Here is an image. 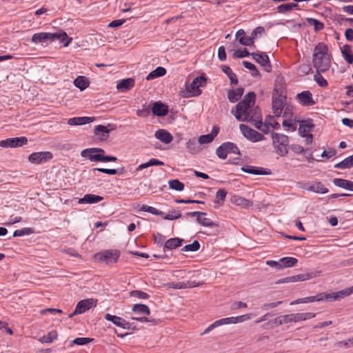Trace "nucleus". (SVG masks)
<instances>
[{
  "label": "nucleus",
  "mask_w": 353,
  "mask_h": 353,
  "mask_svg": "<svg viewBox=\"0 0 353 353\" xmlns=\"http://www.w3.org/2000/svg\"><path fill=\"white\" fill-rule=\"evenodd\" d=\"M256 94L254 92H250L244 98L232 109L231 112L239 121H248L252 112L251 108L255 103Z\"/></svg>",
  "instance_id": "obj_1"
},
{
  "label": "nucleus",
  "mask_w": 353,
  "mask_h": 353,
  "mask_svg": "<svg viewBox=\"0 0 353 353\" xmlns=\"http://www.w3.org/2000/svg\"><path fill=\"white\" fill-rule=\"evenodd\" d=\"M328 50V46L323 42L319 43L314 48L312 62L319 73L325 72L329 69L330 59Z\"/></svg>",
  "instance_id": "obj_2"
},
{
  "label": "nucleus",
  "mask_w": 353,
  "mask_h": 353,
  "mask_svg": "<svg viewBox=\"0 0 353 353\" xmlns=\"http://www.w3.org/2000/svg\"><path fill=\"white\" fill-rule=\"evenodd\" d=\"M58 40L63 43L65 47L69 46L72 41V38L69 37L65 31L59 30L56 32H38L32 35L31 41L34 43H45L48 41H54Z\"/></svg>",
  "instance_id": "obj_3"
},
{
  "label": "nucleus",
  "mask_w": 353,
  "mask_h": 353,
  "mask_svg": "<svg viewBox=\"0 0 353 353\" xmlns=\"http://www.w3.org/2000/svg\"><path fill=\"white\" fill-rule=\"evenodd\" d=\"M81 156L88 158L92 162H115L117 158L114 156L105 155V150L100 148H90L83 150Z\"/></svg>",
  "instance_id": "obj_4"
},
{
  "label": "nucleus",
  "mask_w": 353,
  "mask_h": 353,
  "mask_svg": "<svg viewBox=\"0 0 353 353\" xmlns=\"http://www.w3.org/2000/svg\"><path fill=\"white\" fill-rule=\"evenodd\" d=\"M272 143L275 152L280 157L288 153L289 138L287 135L272 132Z\"/></svg>",
  "instance_id": "obj_5"
},
{
  "label": "nucleus",
  "mask_w": 353,
  "mask_h": 353,
  "mask_svg": "<svg viewBox=\"0 0 353 353\" xmlns=\"http://www.w3.org/2000/svg\"><path fill=\"white\" fill-rule=\"evenodd\" d=\"M287 106H288L287 105V97L281 94L278 95V90L274 89L272 93V108L274 116L279 117Z\"/></svg>",
  "instance_id": "obj_6"
},
{
  "label": "nucleus",
  "mask_w": 353,
  "mask_h": 353,
  "mask_svg": "<svg viewBox=\"0 0 353 353\" xmlns=\"http://www.w3.org/2000/svg\"><path fill=\"white\" fill-rule=\"evenodd\" d=\"M120 251L118 250H105L94 254L95 259L101 263L105 264L116 263L120 256Z\"/></svg>",
  "instance_id": "obj_7"
},
{
  "label": "nucleus",
  "mask_w": 353,
  "mask_h": 353,
  "mask_svg": "<svg viewBox=\"0 0 353 353\" xmlns=\"http://www.w3.org/2000/svg\"><path fill=\"white\" fill-rule=\"evenodd\" d=\"M97 301L94 299H86L78 302L74 312L69 315L71 318L74 315L83 314L87 310L94 307L97 305Z\"/></svg>",
  "instance_id": "obj_8"
},
{
  "label": "nucleus",
  "mask_w": 353,
  "mask_h": 353,
  "mask_svg": "<svg viewBox=\"0 0 353 353\" xmlns=\"http://www.w3.org/2000/svg\"><path fill=\"white\" fill-rule=\"evenodd\" d=\"M239 128L243 135L252 142L260 141L265 139L262 134L245 124H240Z\"/></svg>",
  "instance_id": "obj_9"
},
{
  "label": "nucleus",
  "mask_w": 353,
  "mask_h": 353,
  "mask_svg": "<svg viewBox=\"0 0 353 353\" xmlns=\"http://www.w3.org/2000/svg\"><path fill=\"white\" fill-rule=\"evenodd\" d=\"M250 56L253 58V59L260 64L265 72H270L272 70V65L270 63V61L268 55L263 52H251Z\"/></svg>",
  "instance_id": "obj_10"
},
{
  "label": "nucleus",
  "mask_w": 353,
  "mask_h": 353,
  "mask_svg": "<svg viewBox=\"0 0 353 353\" xmlns=\"http://www.w3.org/2000/svg\"><path fill=\"white\" fill-rule=\"evenodd\" d=\"M52 157L53 154L50 152H37L30 154L28 160L32 163L40 164L52 159Z\"/></svg>",
  "instance_id": "obj_11"
},
{
  "label": "nucleus",
  "mask_w": 353,
  "mask_h": 353,
  "mask_svg": "<svg viewBox=\"0 0 353 353\" xmlns=\"http://www.w3.org/2000/svg\"><path fill=\"white\" fill-rule=\"evenodd\" d=\"M28 143V139L25 137L9 138L0 141V146L3 148H15Z\"/></svg>",
  "instance_id": "obj_12"
},
{
  "label": "nucleus",
  "mask_w": 353,
  "mask_h": 353,
  "mask_svg": "<svg viewBox=\"0 0 353 353\" xmlns=\"http://www.w3.org/2000/svg\"><path fill=\"white\" fill-rule=\"evenodd\" d=\"M301 188L305 190L319 194H325L329 191L321 181H314L312 183H305L302 185Z\"/></svg>",
  "instance_id": "obj_13"
},
{
  "label": "nucleus",
  "mask_w": 353,
  "mask_h": 353,
  "mask_svg": "<svg viewBox=\"0 0 353 353\" xmlns=\"http://www.w3.org/2000/svg\"><path fill=\"white\" fill-rule=\"evenodd\" d=\"M206 85V78L203 76L196 77L190 84L192 89V96H199L201 94V90L199 89L201 87H205Z\"/></svg>",
  "instance_id": "obj_14"
},
{
  "label": "nucleus",
  "mask_w": 353,
  "mask_h": 353,
  "mask_svg": "<svg viewBox=\"0 0 353 353\" xmlns=\"http://www.w3.org/2000/svg\"><path fill=\"white\" fill-rule=\"evenodd\" d=\"M241 170L246 173L254 175H270L271 171L269 169H265L261 167H256L250 165H245L241 167Z\"/></svg>",
  "instance_id": "obj_15"
},
{
  "label": "nucleus",
  "mask_w": 353,
  "mask_h": 353,
  "mask_svg": "<svg viewBox=\"0 0 353 353\" xmlns=\"http://www.w3.org/2000/svg\"><path fill=\"white\" fill-rule=\"evenodd\" d=\"M203 282H196L195 281H188L186 282H178V283H168V285L170 288L173 289H186L192 288L198 286L203 285Z\"/></svg>",
  "instance_id": "obj_16"
},
{
  "label": "nucleus",
  "mask_w": 353,
  "mask_h": 353,
  "mask_svg": "<svg viewBox=\"0 0 353 353\" xmlns=\"http://www.w3.org/2000/svg\"><path fill=\"white\" fill-rule=\"evenodd\" d=\"M312 278V276L311 274H301L290 276H287L285 278L281 279L278 280L276 283L280 284V283H294L298 281H303L308 280Z\"/></svg>",
  "instance_id": "obj_17"
},
{
  "label": "nucleus",
  "mask_w": 353,
  "mask_h": 353,
  "mask_svg": "<svg viewBox=\"0 0 353 353\" xmlns=\"http://www.w3.org/2000/svg\"><path fill=\"white\" fill-rule=\"evenodd\" d=\"M105 319L112 322L117 326L121 327L123 329H130L131 327L130 323L120 316L106 314L105 315Z\"/></svg>",
  "instance_id": "obj_18"
},
{
  "label": "nucleus",
  "mask_w": 353,
  "mask_h": 353,
  "mask_svg": "<svg viewBox=\"0 0 353 353\" xmlns=\"http://www.w3.org/2000/svg\"><path fill=\"white\" fill-rule=\"evenodd\" d=\"M280 127V124L275 121L273 116L268 115L265 119V121L261 129H259V130L262 131L265 134H267L269 132L270 128L279 130Z\"/></svg>",
  "instance_id": "obj_19"
},
{
  "label": "nucleus",
  "mask_w": 353,
  "mask_h": 353,
  "mask_svg": "<svg viewBox=\"0 0 353 353\" xmlns=\"http://www.w3.org/2000/svg\"><path fill=\"white\" fill-rule=\"evenodd\" d=\"M296 98L303 105L310 106L315 103L312 99V94L310 91H303L297 94Z\"/></svg>",
  "instance_id": "obj_20"
},
{
  "label": "nucleus",
  "mask_w": 353,
  "mask_h": 353,
  "mask_svg": "<svg viewBox=\"0 0 353 353\" xmlns=\"http://www.w3.org/2000/svg\"><path fill=\"white\" fill-rule=\"evenodd\" d=\"M95 120L94 117H78L70 118L67 123L70 125H81L86 123H90Z\"/></svg>",
  "instance_id": "obj_21"
},
{
  "label": "nucleus",
  "mask_w": 353,
  "mask_h": 353,
  "mask_svg": "<svg viewBox=\"0 0 353 353\" xmlns=\"http://www.w3.org/2000/svg\"><path fill=\"white\" fill-rule=\"evenodd\" d=\"M135 85V81L133 78H127L119 81L117 84V88L120 92H127L130 90Z\"/></svg>",
  "instance_id": "obj_22"
},
{
  "label": "nucleus",
  "mask_w": 353,
  "mask_h": 353,
  "mask_svg": "<svg viewBox=\"0 0 353 353\" xmlns=\"http://www.w3.org/2000/svg\"><path fill=\"white\" fill-rule=\"evenodd\" d=\"M292 114L293 113L292 112L291 108L289 106H287L283 114V117L285 119L283 121L282 124L284 127L292 128V130L294 131L296 127L292 121L291 119L292 117Z\"/></svg>",
  "instance_id": "obj_23"
},
{
  "label": "nucleus",
  "mask_w": 353,
  "mask_h": 353,
  "mask_svg": "<svg viewBox=\"0 0 353 353\" xmlns=\"http://www.w3.org/2000/svg\"><path fill=\"white\" fill-rule=\"evenodd\" d=\"M152 112L156 116L164 117L168 112V107L161 102H155L152 108Z\"/></svg>",
  "instance_id": "obj_24"
},
{
  "label": "nucleus",
  "mask_w": 353,
  "mask_h": 353,
  "mask_svg": "<svg viewBox=\"0 0 353 353\" xmlns=\"http://www.w3.org/2000/svg\"><path fill=\"white\" fill-rule=\"evenodd\" d=\"M231 202L232 203L240 206L243 208H249L250 207L252 206L253 203L252 201L248 200L244 197H242L239 195H234L231 198Z\"/></svg>",
  "instance_id": "obj_25"
},
{
  "label": "nucleus",
  "mask_w": 353,
  "mask_h": 353,
  "mask_svg": "<svg viewBox=\"0 0 353 353\" xmlns=\"http://www.w3.org/2000/svg\"><path fill=\"white\" fill-rule=\"evenodd\" d=\"M236 37L239 40V42L245 46H251L254 45V41L252 40V38L250 37H247L245 35V32L243 29L239 30L236 32Z\"/></svg>",
  "instance_id": "obj_26"
},
{
  "label": "nucleus",
  "mask_w": 353,
  "mask_h": 353,
  "mask_svg": "<svg viewBox=\"0 0 353 353\" xmlns=\"http://www.w3.org/2000/svg\"><path fill=\"white\" fill-rule=\"evenodd\" d=\"M154 137L161 142L168 144L173 140L172 135L165 130L161 129L155 132Z\"/></svg>",
  "instance_id": "obj_27"
},
{
  "label": "nucleus",
  "mask_w": 353,
  "mask_h": 353,
  "mask_svg": "<svg viewBox=\"0 0 353 353\" xmlns=\"http://www.w3.org/2000/svg\"><path fill=\"white\" fill-rule=\"evenodd\" d=\"M110 130L103 125H98L94 129V134L99 136L101 141H105L109 137Z\"/></svg>",
  "instance_id": "obj_28"
},
{
  "label": "nucleus",
  "mask_w": 353,
  "mask_h": 353,
  "mask_svg": "<svg viewBox=\"0 0 353 353\" xmlns=\"http://www.w3.org/2000/svg\"><path fill=\"white\" fill-rule=\"evenodd\" d=\"M244 89L241 87L230 90L228 92V99L232 103L238 101L242 97Z\"/></svg>",
  "instance_id": "obj_29"
},
{
  "label": "nucleus",
  "mask_w": 353,
  "mask_h": 353,
  "mask_svg": "<svg viewBox=\"0 0 353 353\" xmlns=\"http://www.w3.org/2000/svg\"><path fill=\"white\" fill-rule=\"evenodd\" d=\"M332 182L337 187L353 191V181H352L341 178H335L333 179Z\"/></svg>",
  "instance_id": "obj_30"
},
{
  "label": "nucleus",
  "mask_w": 353,
  "mask_h": 353,
  "mask_svg": "<svg viewBox=\"0 0 353 353\" xmlns=\"http://www.w3.org/2000/svg\"><path fill=\"white\" fill-rule=\"evenodd\" d=\"M341 54L343 59L348 64L353 63V52L352 46L348 44L344 45L341 48Z\"/></svg>",
  "instance_id": "obj_31"
},
{
  "label": "nucleus",
  "mask_w": 353,
  "mask_h": 353,
  "mask_svg": "<svg viewBox=\"0 0 353 353\" xmlns=\"http://www.w3.org/2000/svg\"><path fill=\"white\" fill-rule=\"evenodd\" d=\"M183 241V239L178 237L169 239L164 244L163 251L165 252V249L173 250L177 248L182 245Z\"/></svg>",
  "instance_id": "obj_32"
},
{
  "label": "nucleus",
  "mask_w": 353,
  "mask_h": 353,
  "mask_svg": "<svg viewBox=\"0 0 353 353\" xmlns=\"http://www.w3.org/2000/svg\"><path fill=\"white\" fill-rule=\"evenodd\" d=\"M322 301V294L319 293L315 296H307L302 299H298L294 300L290 303V305H296L299 303H312L314 301Z\"/></svg>",
  "instance_id": "obj_33"
},
{
  "label": "nucleus",
  "mask_w": 353,
  "mask_h": 353,
  "mask_svg": "<svg viewBox=\"0 0 353 353\" xmlns=\"http://www.w3.org/2000/svg\"><path fill=\"white\" fill-rule=\"evenodd\" d=\"M103 200V197L99 195L87 194L79 200V203H97Z\"/></svg>",
  "instance_id": "obj_34"
},
{
  "label": "nucleus",
  "mask_w": 353,
  "mask_h": 353,
  "mask_svg": "<svg viewBox=\"0 0 353 353\" xmlns=\"http://www.w3.org/2000/svg\"><path fill=\"white\" fill-rule=\"evenodd\" d=\"M221 71L228 76L232 85H236L238 83L239 81L236 74L232 72V69L229 66L223 65H221Z\"/></svg>",
  "instance_id": "obj_35"
},
{
  "label": "nucleus",
  "mask_w": 353,
  "mask_h": 353,
  "mask_svg": "<svg viewBox=\"0 0 353 353\" xmlns=\"http://www.w3.org/2000/svg\"><path fill=\"white\" fill-rule=\"evenodd\" d=\"M74 85L82 91L89 86L90 82L87 77L78 76L74 81Z\"/></svg>",
  "instance_id": "obj_36"
},
{
  "label": "nucleus",
  "mask_w": 353,
  "mask_h": 353,
  "mask_svg": "<svg viewBox=\"0 0 353 353\" xmlns=\"http://www.w3.org/2000/svg\"><path fill=\"white\" fill-rule=\"evenodd\" d=\"M186 147L188 151L192 154H197L200 152V146L196 138L190 139L186 143Z\"/></svg>",
  "instance_id": "obj_37"
},
{
  "label": "nucleus",
  "mask_w": 353,
  "mask_h": 353,
  "mask_svg": "<svg viewBox=\"0 0 353 353\" xmlns=\"http://www.w3.org/2000/svg\"><path fill=\"white\" fill-rule=\"evenodd\" d=\"M227 194V191L224 189H219L217 190L216 192V199L214 201V203L216 204L214 205V208H217L219 206L223 205Z\"/></svg>",
  "instance_id": "obj_38"
},
{
  "label": "nucleus",
  "mask_w": 353,
  "mask_h": 353,
  "mask_svg": "<svg viewBox=\"0 0 353 353\" xmlns=\"http://www.w3.org/2000/svg\"><path fill=\"white\" fill-rule=\"evenodd\" d=\"M334 168L347 169L353 167V154L334 165Z\"/></svg>",
  "instance_id": "obj_39"
},
{
  "label": "nucleus",
  "mask_w": 353,
  "mask_h": 353,
  "mask_svg": "<svg viewBox=\"0 0 353 353\" xmlns=\"http://www.w3.org/2000/svg\"><path fill=\"white\" fill-rule=\"evenodd\" d=\"M93 172H95L96 171L110 174V175H114V174H123L125 173V168L123 167L118 168V169H107V168H93L92 170Z\"/></svg>",
  "instance_id": "obj_40"
},
{
  "label": "nucleus",
  "mask_w": 353,
  "mask_h": 353,
  "mask_svg": "<svg viewBox=\"0 0 353 353\" xmlns=\"http://www.w3.org/2000/svg\"><path fill=\"white\" fill-rule=\"evenodd\" d=\"M166 74L165 68L159 66L155 70L150 72L146 77L148 81L156 79L157 77H163Z\"/></svg>",
  "instance_id": "obj_41"
},
{
  "label": "nucleus",
  "mask_w": 353,
  "mask_h": 353,
  "mask_svg": "<svg viewBox=\"0 0 353 353\" xmlns=\"http://www.w3.org/2000/svg\"><path fill=\"white\" fill-rule=\"evenodd\" d=\"M280 261L282 269L285 268H292L298 263L297 259L289 256L283 257L280 259Z\"/></svg>",
  "instance_id": "obj_42"
},
{
  "label": "nucleus",
  "mask_w": 353,
  "mask_h": 353,
  "mask_svg": "<svg viewBox=\"0 0 353 353\" xmlns=\"http://www.w3.org/2000/svg\"><path fill=\"white\" fill-rule=\"evenodd\" d=\"M314 128V125L312 123H304L302 122L299 128V134L301 137H305L311 134L310 132L312 131Z\"/></svg>",
  "instance_id": "obj_43"
},
{
  "label": "nucleus",
  "mask_w": 353,
  "mask_h": 353,
  "mask_svg": "<svg viewBox=\"0 0 353 353\" xmlns=\"http://www.w3.org/2000/svg\"><path fill=\"white\" fill-rule=\"evenodd\" d=\"M242 63L245 68L250 70L251 75L253 77H261L260 72L258 70V69L256 68L255 65H254L253 63H252L250 62L246 61H243Z\"/></svg>",
  "instance_id": "obj_44"
},
{
  "label": "nucleus",
  "mask_w": 353,
  "mask_h": 353,
  "mask_svg": "<svg viewBox=\"0 0 353 353\" xmlns=\"http://www.w3.org/2000/svg\"><path fill=\"white\" fill-rule=\"evenodd\" d=\"M132 311L139 314H144L149 315L150 314V308L144 304H135L132 307Z\"/></svg>",
  "instance_id": "obj_45"
},
{
  "label": "nucleus",
  "mask_w": 353,
  "mask_h": 353,
  "mask_svg": "<svg viewBox=\"0 0 353 353\" xmlns=\"http://www.w3.org/2000/svg\"><path fill=\"white\" fill-rule=\"evenodd\" d=\"M58 336V334L57 331L52 330L47 335L43 336L41 338L39 339V341L41 343H50L54 340L57 339Z\"/></svg>",
  "instance_id": "obj_46"
},
{
  "label": "nucleus",
  "mask_w": 353,
  "mask_h": 353,
  "mask_svg": "<svg viewBox=\"0 0 353 353\" xmlns=\"http://www.w3.org/2000/svg\"><path fill=\"white\" fill-rule=\"evenodd\" d=\"M307 21L310 25H312L314 26V30L315 32H319L325 28L324 23L318 19L314 18H307Z\"/></svg>",
  "instance_id": "obj_47"
},
{
  "label": "nucleus",
  "mask_w": 353,
  "mask_h": 353,
  "mask_svg": "<svg viewBox=\"0 0 353 353\" xmlns=\"http://www.w3.org/2000/svg\"><path fill=\"white\" fill-rule=\"evenodd\" d=\"M223 143H224V147L228 154L233 153V154H236L238 155H241L240 150L235 143H234L232 142H230V141L225 142Z\"/></svg>",
  "instance_id": "obj_48"
},
{
  "label": "nucleus",
  "mask_w": 353,
  "mask_h": 353,
  "mask_svg": "<svg viewBox=\"0 0 353 353\" xmlns=\"http://www.w3.org/2000/svg\"><path fill=\"white\" fill-rule=\"evenodd\" d=\"M200 249V243L198 241L195 240L192 243L185 245L181 251L183 252H196Z\"/></svg>",
  "instance_id": "obj_49"
},
{
  "label": "nucleus",
  "mask_w": 353,
  "mask_h": 353,
  "mask_svg": "<svg viewBox=\"0 0 353 353\" xmlns=\"http://www.w3.org/2000/svg\"><path fill=\"white\" fill-rule=\"evenodd\" d=\"M168 183L171 189L176 191H182L184 189V184L178 179L170 180Z\"/></svg>",
  "instance_id": "obj_50"
},
{
  "label": "nucleus",
  "mask_w": 353,
  "mask_h": 353,
  "mask_svg": "<svg viewBox=\"0 0 353 353\" xmlns=\"http://www.w3.org/2000/svg\"><path fill=\"white\" fill-rule=\"evenodd\" d=\"M196 221L199 224H201L203 226H206V227H213V226L218 227L219 226L216 223L211 221L208 218H205V217L202 218L201 216H199V217H198V219H196Z\"/></svg>",
  "instance_id": "obj_51"
},
{
  "label": "nucleus",
  "mask_w": 353,
  "mask_h": 353,
  "mask_svg": "<svg viewBox=\"0 0 353 353\" xmlns=\"http://www.w3.org/2000/svg\"><path fill=\"white\" fill-rule=\"evenodd\" d=\"M130 295L139 299H148L150 298V295L148 293L141 290H132L130 292Z\"/></svg>",
  "instance_id": "obj_52"
},
{
  "label": "nucleus",
  "mask_w": 353,
  "mask_h": 353,
  "mask_svg": "<svg viewBox=\"0 0 353 353\" xmlns=\"http://www.w3.org/2000/svg\"><path fill=\"white\" fill-rule=\"evenodd\" d=\"M93 341V339L88 338V337H79L76 338L75 339L72 340L70 343L71 344H76L78 345H83L85 344H88V343Z\"/></svg>",
  "instance_id": "obj_53"
},
{
  "label": "nucleus",
  "mask_w": 353,
  "mask_h": 353,
  "mask_svg": "<svg viewBox=\"0 0 353 353\" xmlns=\"http://www.w3.org/2000/svg\"><path fill=\"white\" fill-rule=\"evenodd\" d=\"M33 232L32 229L30 228H24L21 230H17L13 233V236H22L24 235H28Z\"/></svg>",
  "instance_id": "obj_54"
},
{
  "label": "nucleus",
  "mask_w": 353,
  "mask_h": 353,
  "mask_svg": "<svg viewBox=\"0 0 353 353\" xmlns=\"http://www.w3.org/2000/svg\"><path fill=\"white\" fill-rule=\"evenodd\" d=\"M228 154V153L224 147V143H222L216 150V154L219 158L221 159H225L227 158Z\"/></svg>",
  "instance_id": "obj_55"
},
{
  "label": "nucleus",
  "mask_w": 353,
  "mask_h": 353,
  "mask_svg": "<svg viewBox=\"0 0 353 353\" xmlns=\"http://www.w3.org/2000/svg\"><path fill=\"white\" fill-rule=\"evenodd\" d=\"M250 54L248 50L246 48H244L243 50H237L233 53V58L238 59V58H244L248 56H250Z\"/></svg>",
  "instance_id": "obj_56"
},
{
  "label": "nucleus",
  "mask_w": 353,
  "mask_h": 353,
  "mask_svg": "<svg viewBox=\"0 0 353 353\" xmlns=\"http://www.w3.org/2000/svg\"><path fill=\"white\" fill-rule=\"evenodd\" d=\"M265 33V28L262 26H258L252 30L250 34L252 40L254 42V40L257 38L258 35H262Z\"/></svg>",
  "instance_id": "obj_57"
},
{
  "label": "nucleus",
  "mask_w": 353,
  "mask_h": 353,
  "mask_svg": "<svg viewBox=\"0 0 353 353\" xmlns=\"http://www.w3.org/2000/svg\"><path fill=\"white\" fill-rule=\"evenodd\" d=\"M154 243H157L158 245L163 246L165 243V236L160 233L154 234Z\"/></svg>",
  "instance_id": "obj_58"
},
{
  "label": "nucleus",
  "mask_w": 353,
  "mask_h": 353,
  "mask_svg": "<svg viewBox=\"0 0 353 353\" xmlns=\"http://www.w3.org/2000/svg\"><path fill=\"white\" fill-rule=\"evenodd\" d=\"M214 139L212 138V136H211L210 134L201 135L199 137L198 142L200 145L201 144H205V143H211Z\"/></svg>",
  "instance_id": "obj_59"
},
{
  "label": "nucleus",
  "mask_w": 353,
  "mask_h": 353,
  "mask_svg": "<svg viewBox=\"0 0 353 353\" xmlns=\"http://www.w3.org/2000/svg\"><path fill=\"white\" fill-rule=\"evenodd\" d=\"M150 114V108L145 105H143V108L141 110H137V114L140 117H148Z\"/></svg>",
  "instance_id": "obj_60"
},
{
  "label": "nucleus",
  "mask_w": 353,
  "mask_h": 353,
  "mask_svg": "<svg viewBox=\"0 0 353 353\" xmlns=\"http://www.w3.org/2000/svg\"><path fill=\"white\" fill-rule=\"evenodd\" d=\"M181 216V213L179 211L173 210L164 216V219L175 220Z\"/></svg>",
  "instance_id": "obj_61"
},
{
  "label": "nucleus",
  "mask_w": 353,
  "mask_h": 353,
  "mask_svg": "<svg viewBox=\"0 0 353 353\" xmlns=\"http://www.w3.org/2000/svg\"><path fill=\"white\" fill-rule=\"evenodd\" d=\"M224 324H225L224 321H221V319L217 320V321H214L213 323H212L210 325H209L205 330V331L203 332V334H207L209 332H210L211 330H212L214 328H215L218 326L224 325Z\"/></svg>",
  "instance_id": "obj_62"
},
{
  "label": "nucleus",
  "mask_w": 353,
  "mask_h": 353,
  "mask_svg": "<svg viewBox=\"0 0 353 353\" xmlns=\"http://www.w3.org/2000/svg\"><path fill=\"white\" fill-rule=\"evenodd\" d=\"M336 294L337 296H339V300H340V299L352 294V290L351 288H346V289L340 290L339 292H336Z\"/></svg>",
  "instance_id": "obj_63"
},
{
  "label": "nucleus",
  "mask_w": 353,
  "mask_h": 353,
  "mask_svg": "<svg viewBox=\"0 0 353 353\" xmlns=\"http://www.w3.org/2000/svg\"><path fill=\"white\" fill-rule=\"evenodd\" d=\"M314 80L317 83V84L321 87L325 88L328 85V83L326 81V79H325L323 77L321 76V74L315 75Z\"/></svg>",
  "instance_id": "obj_64"
}]
</instances>
